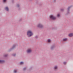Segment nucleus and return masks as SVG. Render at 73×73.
<instances>
[{
	"instance_id": "1",
	"label": "nucleus",
	"mask_w": 73,
	"mask_h": 73,
	"mask_svg": "<svg viewBox=\"0 0 73 73\" xmlns=\"http://www.w3.org/2000/svg\"><path fill=\"white\" fill-rule=\"evenodd\" d=\"M27 35L29 37H30L31 36H32L33 35V33H32V31H28Z\"/></svg>"
},
{
	"instance_id": "16",
	"label": "nucleus",
	"mask_w": 73,
	"mask_h": 73,
	"mask_svg": "<svg viewBox=\"0 0 73 73\" xmlns=\"http://www.w3.org/2000/svg\"><path fill=\"white\" fill-rule=\"evenodd\" d=\"M61 12H62L63 11H64V9H61Z\"/></svg>"
},
{
	"instance_id": "2",
	"label": "nucleus",
	"mask_w": 73,
	"mask_h": 73,
	"mask_svg": "<svg viewBox=\"0 0 73 73\" xmlns=\"http://www.w3.org/2000/svg\"><path fill=\"white\" fill-rule=\"evenodd\" d=\"M16 44H13V46H11V48L9 49V52H11V50H14V49H15V48H16Z\"/></svg>"
},
{
	"instance_id": "11",
	"label": "nucleus",
	"mask_w": 73,
	"mask_h": 73,
	"mask_svg": "<svg viewBox=\"0 0 73 73\" xmlns=\"http://www.w3.org/2000/svg\"><path fill=\"white\" fill-rule=\"evenodd\" d=\"M17 8H19V7H20V5H19V4H17Z\"/></svg>"
},
{
	"instance_id": "17",
	"label": "nucleus",
	"mask_w": 73,
	"mask_h": 73,
	"mask_svg": "<svg viewBox=\"0 0 73 73\" xmlns=\"http://www.w3.org/2000/svg\"><path fill=\"white\" fill-rule=\"evenodd\" d=\"M67 15H69L70 13L69 11H67L66 13Z\"/></svg>"
},
{
	"instance_id": "18",
	"label": "nucleus",
	"mask_w": 73,
	"mask_h": 73,
	"mask_svg": "<svg viewBox=\"0 0 73 73\" xmlns=\"http://www.w3.org/2000/svg\"><path fill=\"white\" fill-rule=\"evenodd\" d=\"M71 7H72V6H68V9H70V8H71Z\"/></svg>"
},
{
	"instance_id": "23",
	"label": "nucleus",
	"mask_w": 73,
	"mask_h": 73,
	"mask_svg": "<svg viewBox=\"0 0 73 73\" xmlns=\"http://www.w3.org/2000/svg\"><path fill=\"white\" fill-rule=\"evenodd\" d=\"M55 29L54 28H53V27L52 28V30H55Z\"/></svg>"
},
{
	"instance_id": "3",
	"label": "nucleus",
	"mask_w": 73,
	"mask_h": 73,
	"mask_svg": "<svg viewBox=\"0 0 73 73\" xmlns=\"http://www.w3.org/2000/svg\"><path fill=\"white\" fill-rule=\"evenodd\" d=\"M37 27H38V28H41V29H42V28H43V26L42 24L41 23H39Z\"/></svg>"
},
{
	"instance_id": "22",
	"label": "nucleus",
	"mask_w": 73,
	"mask_h": 73,
	"mask_svg": "<svg viewBox=\"0 0 73 73\" xmlns=\"http://www.w3.org/2000/svg\"><path fill=\"white\" fill-rule=\"evenodd\" d=\"M48 42H50V39H48Z\"/></svg>"
},
{
	"instance_id": "12",
	"label": "nucleus",
	"mask_w": 73,
	"mask_h": 73,
	"mask_svg": "<svg viewBox=\"0 0 73 73\" xmlns=\"http://www.w3.org/2000/svg\"><path fill=\"white\" fill-rule=\"evenodd\" d=\"M67 40V38H65L63 39V41H66Z\"/></svg>"
},
{
	"instance_id": "25",
	"label": "nucleus",
	"mask_w": 73,
	"mask_h": 73,
	"mask_svg": "<svg viewBox=\"0 0 73 73\" xmlns=\"http://www.w3.org/2000/svg\"><path fill=\"white\" fill-rule=\"evenodd\" d=\"M60 14H58L57 15V16L58 17H59V16H60Z\"/></svg>"
},
{
	"instance_id": "8",
	"label": "nucleus",
	"mask_w": 73,
	"mask_h": 73,
	"mask_svg": "<svg viewBox=\"0 0 73 73\" xmlns=\"http://www.w3.org/2000/svg\"><path fill=\"white\" fill-rule=\"evenodd\" d=\"M68 36L69 37H72L73 36V33H71L69 34Z\"/></svg>"
},
{
	"instance_id": "28",
	"label": "nucleus",
	"mask_w": 73,
	"mask_h": 73,
	"mask_svg": "<svg viewBox=\"0 0 73 73\" xmlns=\"http://www.w3.org/2000/svg\"><path fill=\"white\" fill-rule=\"evenodd\" d=\"M13 2H14V0H12V3H13Z\"/></svg>"
},
{
	"instance_id": "19",
	"label": "nucleus",
	"mask_w": 73,
	"mask_h": 73,
	"mask_svg": "<svg viewBox=\"0 0 73 73\" xmlns=\"http://www.w3.org/2000/svg\"><path fill=\"white\" fill-rule=\"evenodd\" d=\"M68 10L67 12H69L70 11V9H68V8H67Z\"/></svg>"
},
{
	"instance_id": "7",
	"label": "nucleus",
	"mask_w": 73,
	"mask_h": 73,
	"mask_svg": "<svg viewBox=\"0 0 73 73\" xmlns=\"http://www.w3.org/2000/svg\"><path fill=\"white\" fill-rule=\"evenodd\" d=\"M5 61L4 60H0V63H4Z\"/></svg>"
},
{
	"instance_id": "15",
	"label": "nucleus",
	"mask_w": 73,
	"mask_h": 73,
	"mask_svg": "<svg viewBox=\"0 0 73 73\" xmlns=\"http://www.w3.org/2000/svg\"><path fill=\"white\" fill-rule=\"evenodd\" d=\"M16 55V54H12V56H14V57H15V56Z\"/></svg>"
},
{
	"instance_id": "4",
	"label": "nucleus",
	"mask_w": 73,
	"mask_h": 73,
	"mask_svg": "<svg viewBox=\"0 0 73 73\" xmlns=\"http://www.w3.org/2000/svg\"><path fill=\"white\" fill-rule=\"evenodd\" d=\"M50 18L51 20H55L56 19V17L54 16H50Z\"/></svg>"
},
{
	"instance_id": "6",
	"label": "nucleus",
	"mask_w": 73,
	"mask_h": 73,
	"mask_svg": "<svg viewBox=\"0 0 73 73\" xmlns=\"http://www.w3.org/2000/svg\"><path fill=\"white\" fill-rule=\"evenodd\" d=\"M26 52L27 53H30L32 52V50L29 49L27 50Z\"/></svg>"
},
{
	"instance_id": "21",
	"label": "nucleus",
	"mask_w": 73,
	"mask_h": 73,
	"mask_svg": "<svg viewBox=\"0 0 73 73\" xmlns=\"http://www.w3.org/2000/svg\"><path fill=\"white\" fill-rule=\"evenodd\" d=\"M4 57H7V55H5L4 56Z\"/></svg>"
},
{
	"instance_id": "30",
	"label": "nucleus",
	"mask_w": 73,
	"mask_h": 73,
	"mask_svg": "<svg viewBox=\"0 0 73 73\" xmlns=\"http://www.w3.org/2000/svg\"><path fill=\"white\" fill-rule=\"evenodd\" d=\"M20 8H19V9H18V10H20Z\"/></svg>"
},
{
	"instance_id": "27",
	"label": "nucleus",
	"mask_w": 73,
	"mask_h": 73,
	"mask_svg": "<svg viewBox=\"0 0 73 73\" xmlns=\"http://www.w3.org/2000/svg\"><path fill=\"white\" fill-rule=\"evenodd\" d=\"M4 2H6V0H3Z\"/></svg>"
},
{
	"instance_id": "9",
	"label": "nucleus",
	"mask_w": 73,
	"mask_h": 73,
	"mask_svg": "<svg viewBox=\"0 0 73 73\" xmlns=\"http://www.w3.org/2000/svg\"><path fill=\"white\" fill-rule=\"evenodd\" d=\"M5 10L7 11H8L9 10V8H8V7H7L5 8Z\"/></svg>"
},
{
	"instance_id": "10",
	"label": "nucleus",
	"mask_w": 73,
	"mask_h": 73,
	"mask_svg": "<svg viewBox=\"0 0 73 73\" xmlns=\"http://www.w3.org/2000/svg\"><path fill=\"white\" fill-rule=\"evenodd\" d=\"M27 70V67H25L23 68V70Z\"/></svg>"
},
{
	"instance_id": "29",
	"label": "nucleus",
	"mask_w": 73,
	"mask_h": 73,
	"mask_svg": "<svg viewBox=\"0 0 73 73\" xmlns=\"http://www.w3.org/2000/svg\"><path fill=\"white\" fill-rule=\"evenodd\" d=\"M53 16V15H52L51 16Z\"/></svg>"
},
{
	"instance_id": "20",
	"label": "nucleus",
	"mask_w": 73,
	"mask_h": 73,
	"mask_svg": "<svg viewBox=\"0 0 73 73\" xmlns=\"http://www.w3.org/2000/svg\"><path fill=\"white\" fill-rule=\"evenodd\" d=\"M23 63H24V62H20V64H23Z\"/></svg>"
},
{
	"instance_id": "5",
	"label": "nucleus",
	"mask_w": 73,
	"mask_h": 73,
	"mask_svg": "<svg viewBox=\"0 0 73 73\" xmlns=\"http://www.w3.org/2000/svg\"><path fill=\"white\" fill-rule=\"evenodd\" d=\"M55 46L54 45H52L51 46L50 48V49L51 50H54V48Z\"/></svg>"
},
{
	"instance_id": "14",
	"label": "nucleus",
	"mask_w": 73,
	"mask_h": 73,
	"mask_svg": "<svg viewBox=\"0 0 73 73\" xmlns=\"http://www.w3.org/2000/svg\"><path fill=\"white\" fill-rule=\"evenodd\" d=\"M54 68L55 69H57V66H56L54 67Z\"/></svg>"
},
{
	"instance_id": "31",
	"label": "nucleus",
	"mask_w": 73,
	"mask_h": 73,
	"mask_svg": "<svg viewBox=\"0 0 73 73\" xmlns=\"http://www.w3.org/2000/svg\"><path fill=\"white\" fill-rule=\"evenodd\" d=\"M31 0V1H32V0Z\"/></svg>"
},
{
	"instance_id": "13",
	"label": "nucleus",
	"mask_w": 73,
	"mask_h": 73,
	"mask_svg": "<svg viewBox=\"0 0 73 73\" xmlns=\"http://www.w3.org/2000/svg\"><path fill=\"white\" fill-rule=\"evenodd\" d=\"M22 20H23V19H22V18H21L19 19V23H20V22H21V21H22Z\"/></svg>"
},
{
	"instance_id": "26",
	"label": "nucleus",
	"mask_w": 73,
	"mask_h": 73,
	"mask_svg": "<svg viewBox=\"0 0 73 73\" xmlns=\"http://www.w3.org/2000/svg\"><path fill=\"white\" fill-rule=\"evenodd\" d=\"M35 38H38V37H37V36H35Z\"/></svg>"
},
{
	"instance_id": "24",
	"label": "nucleus",
	"mask_w": 73,
	"mask_h": 73,
	"mask_svg": "<svg viewBox=\"0 0 73 73\" xmlns=\"http://www.w3.org/2000/svg\"><path fill=\"white\" fill-rule=\"evenodd\" d=\"M14 72H15V73H16V72H17V70H14Z\"/></svg>"
}]
</instances>
